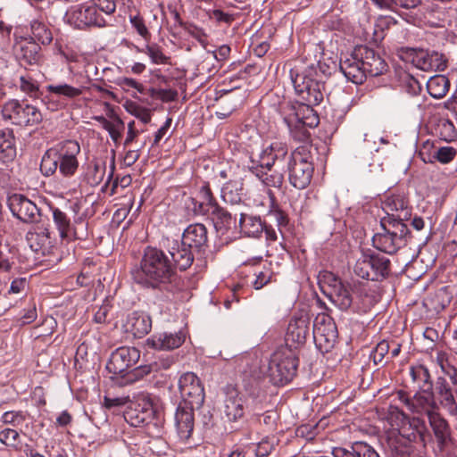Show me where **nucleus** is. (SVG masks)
<instances>
[{
  "label": "nucleus",
  "mask_w": 457,
  "mask_h": 457,
  "mask_svg": "<svg viewBox=\"0 0 457 457\" xmlns=\"http://www.w3.org/2000/svg\"><path fill=\"white\" fill-rule=\"evenodd\" d=\"M140 358V352L136 347L121 346L113 351L107 362L109 372L120 375L135 365Z\"/></svg>",
  "instance_id": "17"
},
{
  "label": "nucleus",
  "mask_w": 457,
  "mask_h": 457,
  "mask_svg": "<svg viewBox=\"0 0 457 457\" xmlns=\"http://www.w3.org/2000/svg\"><path fill=\"white\" fill-rule=\"evenodd\" d=\"M413 382L417 383L418 387L423 393H432L433 382L429 370L424 365L411 367L410 370Z\"/></svg>",
  "instance_id": "41"
},
{
  "label": "nucleus",
  "mask_w": 457,
  "mask_h": 457,
  "mask_svg": "<svg viewBox=\"0 0 457 457\" xmlns=\"http://www.w3.org/2000/svg\"><path fill=\"white\" fill-rule=\"evenodd\" d=\"M331 300L342 311H347L351 307L353 309V297L342 282L335 286V292Z\"/></svg>",
  "instance_id": "43"
},
{
  "label": "nucleus",
  "mask_w": 457,
  "mask_h": 457,
  "mask_svg": "<svg viewBox=\"0 0 457 457\" xmlns=\"http://www.w3.org/2000/svg\"><path fill=\"white\" fill-rule=\"evenodd\" d=\"M268 217L277 224L280 233H282V228L288 225L289 219L287 214L277 204H272L268 212Z\"/></svg>",
  "instance_id": "50"
},
{
  "label": "nucleus",
  "mask_w": 457,
  "mask_h": 457,
  "mask_svg": "<svg viewBox=\"0 0 457 457\" xmlns=\"http://www.w3.org/2000/svg\"><path fill=\"white\" fill-rule=\"evenodd\" d=\"M105 173V165H101L97 162L94 163L92 168L88 169V171L85 175V180L90 186H97L104 179Z\"/></svg>",
  "instance_id": "49"
},
{
  "label": "nucleus",
  "mask_w": 457,
  "mask_h": 457,
  "mask_svg": "<svg viewBox=\"0 0 457 457\" xmlns=\"http://www.w3.org/2000/svg\"><path fill=\"white\" fill-rule=\"evenodd\" d=\"M27 38L33 40L39 46H48L53 41V33L45 22L33 20L30 21V36Z\"/></svg>",
  "instance_id": "39"
},
{
  "label": "nucleus",
  "mask_w": 457,
  "mask_h": 457,
  "mask_svg": "<svg viewBox=\"0 0 457 457\" xmlns=\"http://www.w3.org/2000/svg\"><path fill=\"white\" fill-rule=\"evenodd\" d=\"M240 231L247 237H259L265 228V222L259 216L240 213L238 221Z\"/></svg>",
  "instance_id": "35"
},
{
  "label": "nucleus",
  "mask_w": 457,
  "mask_h": 457,
  "mask_svg": "<svg viewBox=\"0 0 457 457\" xmlns=\"http://www.w3.org/2000/svg\"><path fill=\"white\" fill-rule=\"evenodd\" d=\"M306 106V103H303L302 105L295 111V119L297 122L303 127H315L319 124V117L314 114H309L307 111H303L302 108Z\"/></svg>",
  "instance_id": "48"
},
{
  "label": "nucleus",
  "mask_w": 457,
  "mask_h": 457,
  "mask_svg": "<svg viewBox=\"0 0 457 457\" xmlns=\"http://www.w3.org/2000/svg\"><path fill=\"white\" fill-rule=\"evenodd\" d=\"M20 89L32 98H38L41 96L37 81L30 76L20 77Z\"/></svg>",
  "instance_id": "46"
},
{
  "label": "nucleus",
  "mask_w": 457,
  "mask_h": 457,
  "mask_svg": "<svg viewBox=\"0 0 457 457\" xmlns=\"http://www.w3.org/2000/svg\"><path fill=\"white\" fill-rule=\"evenodd\" d=\"M429 300L432 308L435 311L439 312L449 305L451 302V295H449L447 287H444L436 291Z\"/></svg>",
  "instance_id": "45"
},
{
  "label": "nucleus",
  "mask_w": 457,
  "mask_h": 457,
  "mask_svg": "<svg viewBox=\"0 0 457 457\" xmlns=\"http://www.w3.org/2000/svg\"><path fill=\"white\" fill-rule=\"evenodd\" d=\"M199 195L202 202L208 208V211L213 210L216 208V206L220 205L215 196L213 195V193L212 192L209 183H204L200 187Z\"/></svg>",
  "instance_id": "55"
},
{
  "label": "nucleus",
  "mask_w": 457,
  "mask_h": 457,
  "mask_svg": "<svg viewBox=\"0 0 457 457\" xmlns=\"http://www.w3.org/2000/svg\"><path fill=\"white\" fill-rule=\"evenodd\" d=\"M420 434L417 432H406L403 427L398 433L392 432L386 440L388 451L393 457H410L414 452V445Z\"/></svg>",
  "instance_id": "16"
},
{
  "label": "nucleus",
  "mask_w": 457,
  "mask_h": 457,
  "mask_svg": "<svg viewBox=\"0 0 457 457\" xmlns=\"http://www.w3.org/2000/svg\"><path fill=\"white\" fill-rule=\"evenodd\" d=\"M54 223L59 231L62 239L77 240L87 237V232L79 231L78 228L71 223L67 214L57 207H51Z\"/></svg>",
  "instance_id": "25"
},
{
  "label": "nucleus",
  "mask_w": 457,
  "mask_h": 457,
  "mask_svg": "<svg viewBox=\"0 0 457 457\" xmlns=\"http://www.w3.org/2000/svg\"><path fill=\"white\" fill-rule=\"evenodd\" d=\"M130 400L129 396H114L112 397L110 395H105L104 397V405L107 409H112L113 407H120L126 404H129Z\"/></svg>",
  "instance_id": "61"
},
{
  "label": "nucleus",
  "mask_w": 457,
  "mask_h": 457,
  "mask_svg": "<svg viewBox=\"0 0 457 457\" xmlns=\"http://www.w3.org/2000/svg\"><path fill=\"white\" fill-rule=\"evenodd\" d=\"M95 119L102 124L103 128L106 131L109 132L112 139L114 142H118V140L121 137V132L120 131V129L104 116H96Z\"/></svg>",
  "instance_id": "59"
},
{
  "label": "nucleus",
  "mask_w": 457,
  "mask_h": 457,
  "mask_svg": "<svg viewBox=\"0 0 457 457\" xmlns=\"http://www.w3.org/2000/svg\"><path fill=\"white\" fill-rule=\"evenodd\" d=\"M410 57L414 66L425 71H443L447 67L446 60L444 55L436 51L411 49Z\"/></svg>",
  "instance_id": "21"
},
{
  "label": "nucleus",
  "mask_w": 457,
  "mask_h": 457,
  "mask_svg": "<svg viewBox=\"0 0 457 457\" xmlns=\"http://www.w3.org/2000/svg\"><path fill=\"white\" fill-rule=\"evenodd\" d=\"M145 54L151 58L152 62L155 64H167L169 63L170 57L166 56L162 48L154 44L146 46Z\"/></svg>",
  "instance_id": "56"
},
{
  "label": "nucleus",
  "mask_w": 457,
  "mask_h": 457,
  "mask_svg": "<svg viewBox=\"0 0 457 457\" xmlns=\"http://www.w3.org/2000/svg\"><path fill=\"white\" fill-rule=\"evenodd\" d=\"M456 155V150L451 146L438 148L433 155L441 163H448L453 160Z\"/></svg>",
  "instance_id": "60"
},
{
  "label": "nucleus",
  "mask_w": 457,
  "mask_h": 457,
  "mask_svg": "<svg viewBox=\"0 0 457 457\" xmlns=\"http://www.w3.org/2000/svg\"><path fill=\"white\" fill-rule=\"evenodd\" d=\"M0 442L6 446L18 449L20 446V435L12 428H5L0 432Z\"/></svg>",
  "instance_id": "53"
},
{
  "label": "nucleus",
  "mask_w": 457,
  "mask_h": 457,
  "mask_svg": "<svg viewBox=\"0 0 457 457\" xmlns=\"http://www.w3.org/2000/svg\"><path fill=\"white\" fill-rule=\"evenodd\" d=\"M288 154V147L286 143L276 141L264 148L257 155L250 156V163H258V166L265 167L268 170L273 168L277 163L285 160Z\"/></svg>",
  "instance_id": "22"
},
{
  "label": "nucleus",
  "mask_w": 457,
  "mask_h": 457,
  "mask_svg": "<svg viewBox=\"0 0 457 457\" xmlns=\"http://www.w3.org/2000/svg\"><path fill=\"white\" fill-rule=\"evenodd\" d=\"M287 171L289 182L294 187L304 189L310 185L314 171L310 146L301 145L291 153Z\"/></svg>",
  "instance_id": "6"
},
{
  "label": "nucleus",
  "mask_w": 457,
  "mask_h": 457,
  "mask_svg": "<svg viewBox=\"0 0 457 457\" xmlns=\"http://www.w3.org/2000/svg\"><path fill=\"white\" fill-rule=\"evenodd\" d=\"M197 409L186 403H179L174 419L177 434L179 439L187 443L192 436L195 427L194 411Z\"/></svg>",
  "instance_id": "24"
},
{
  "label": "nucleus",
  "mask_w": 457,
  "mask_h": 457,
  "mask_svg": "<svg viewBox=\"0 0 457 457\" xmlns=\"http://www.w3.org/2000/svg\"><path fill=\"white\" fill-rule=\"evenodd\" d=\"M26 237L31 250L35 253H41L43 255L49 253L54 246L52 232L47 228L40 232H29Z\"/></svg>",
  "instance_id": "32"
},
{
  "label": "nucleus",
  "mask_w": 457,
  "mask_h": 457,
  "mask_svg": "<svg viewBox=\"0 0 457 457\" xmlns=\"http://www.w3.org/2000/svg\"><path fill=\"white\" fill-rule=\"evenodd\" d=\"M184 246H187L199 255H203L208 248V231L202 223L190 224L184 230L181 237Z\"/></svg>",
  "instance_id": "23"
},
{
  "label": "nucleus",
  "mask_w": 457,
  "mask_h": 457,
  "mask_svg": "<svg viewBox=\"0 0 457 457\" xmlns=\"http://www.w3.org/2000/svg\"><path fill=\"white\" fill-rule=\"evenodd\" d=\"M15 59L21 67H39L45 62L42 47L33 40L21 38L13 46Z\"/></svg>",
  "instance_id": "15"
},
{
  "label": "nucleus",
  "mask_w": 457,
  "mask_h": 457,
  "mask_svg": "<svg viewBox=\"0 0 457 457\" xmlns=\"http://www.w3.org/2000/svg\"><path fill=\"white\" fill-rule=\"evenodd\" d=\"M442 372L445 376L438 377L435 386L438 403L450 412L456 413L457 407L452 392L457 390V368L453 364L446 365Z\"/></svg>",
  "instance_id": "10"
},
{
  "label": "nucleus",
  "mask_w": 457,
  "mask_h": 457,
  "mask_svg": "<svg viewBox=\"0 0 457 457\" xmlns=\"http://www.w3.org/2000/svg\"><path fill=\"white\" fill-rule=\"evenodd\" d=\"M254 276L255 279L253 281V286L258 290L272 282L275 274L270 267H263L262 270L255 272Z\"/></svg>",
  "instance_id": "52"
},
{
  "label": "nucleus",
  "mask_w": 457,
  "mask_h": 457,
  "mask_svg": "<svg viewBox=\"0 0 457 457\" xmlns=\"http://www.w3.org/2000/svg\"><path fill=\"white\" fill-rule=\"evenodd\" d=\"M449 87L450 81L444 75H435L431 77L427 82V89L428 94L436 99L444 97L448 92Z\"/></svg>",
  "instance_id": "42"
},
{
  "label": "nucleus",
  "mask_w": 457,
  "mask_h": 457,
  "mask_svg": "<svg viewBox=\"0 0 457 457\" xmlns=\"http://www.w3.org/2000/svg\"><path fill=\"white\" fill-rule=\"evenodd\" d=\"M390 343L386 340L380 341L371 353V358L375 364H379L385 357L389 354Z\"/></svg>",
  "instance_id": "57"
},
{
  "label": "nucleus",
  "mask_w": 457,
  "mask_h": 457,
  "mask_svg": "<svg viewBox=\"0 0 457 457\" xmlns=\"http://www.w3.org/2000/svg\"><path fill=\"white\" fill-rule=\"evenodd\" d=\"M353 297V311L365 313L377 303L375 292L370 290L365 285H354L352 289Z\"/></svg>",
  "instance_id": "30"
},
{
  "label": "nucleus",
  "mask_w": 457,
  "mask_h": 457,
  "mask_svg": "<svg viewBox=\"0 0 457 457\" xmlns=\"http://www.w3.org/2000/svg\"><path fill=\"white\" fill-rule=\"evenodd\" d=\"M16 156L15 138L12 130H0V160L12 161Z\"/></svg>",
  "instance_id": "40"
},
{
  "label": "nucleus",
  "mask_w": 457,
  "mask_h": 457,
  "mask_svg": "<svg viewBox=\"0 0 457 457\" xmlns=\"http://www.w3.org/2000/svg\"><path fill=\"white\" fill-rule=\"evenodd\" d=\"M291 78L295 93L303 103H306V106L302 109L307 111L309 114H312V106L320 104L324 98V83L312 78L311 73L306 74L305 72L296 73L295 76L292 74Z\"/></svg>",
  "instance_id": "8"
},
{
  "label": "nucleus",
  "mask_w": 457,
  "mask_h": 457,
  "mask_svg": "<svg viewBox=\"0 0 457 457\" xmlns=\"http://www.w3.org/2000/svg\"><path fill=\"white\" fill-rule=\"evenodd\" d=\"M248 169L266 187L279 188L283 185V174L274 170L272 168L268 170L265 167L258 166V163H250Z\"/></svg>",
  "instance_id": "33"
},
{
  "label": "nucleus",
  "mask_w": 457,
  "mask_h": 457,
  "mask_svg": "<svg viewBox=\"0 0 457 457\" xmlns=\"http://www.w3.org/2000/svg\"><path fill=\"white\" fill-rule=\"evenodd\" d=\"M2 114L4 120L21 127L36 126L43 120L38 108L26 101L20 102L16 99L9 100L4 104Z\"/></svg>",
  "instance_id": "9"
},
{
  "label": "nucleus",
  "mask_w": 457,
  "mask_h": 457,
  "mask_svg": "<svg viewBox=\"0 0 457 457\" xmlns=\"http://www.w3.org/2000/svg\"><path fill=\"white\" fill-rule=\"evenodd\" d=\"M395 21L391 16H379L375 22L374 36L376 39H383L385 30L388 29Z\"/></svg>",
  "instance_id": "54"
},
{
  "label": "nucleus",
  "mask_w": 457,
  "mask_h": 457,
  "mask_svg": "<svg viewBox=\"0 0 457 457\" xmlns=\"http://www.w3.org/2000/svg\"><path fill=\"white\" fill-rule=\"evenodd\" d=\"M184 29L194 38H195L202 46L206 44V34L205 32L197 26L188 23L185 26Z\"/></svg>",
  "instance_id": "63"
},
{
  "label": "nucleus",
  "mask_w": 457,
  "mask_h": 457,
  "mask_svg": "<svg viewBox=\"0 0 457 457\" xmlns=\"http://www.w3.org/2000/svg\"><path fill=\"white\" fill-rule=\"evenodd\" d=\"M243 182L241 179H230L221 187L220 196L225 204L237 205L243 203Z\"/></svg>",
  "instance_id": "36"
},
{
  "label": "nucleus",
  "mask_w": 457,
  "mask_h": 457,
  "mask_svg": "<svg viewBox=\"0 0 457 457\" xmlns=\"http://www.w3.org/2000/svg\"><path fill=\"white\" fill-rule=\"evenodd\" d=\"M126 328L135 337L141 338L151 331L152 319L144 312H133L128 315Z\"/></svg>",
  "instance_id": "29"
},
{
  "label": "nucleus",
  "mask_w": 457,
  "mask_h": 457,
  "mask_svg": "<svg viewBox=\"0 0 457 457\" xmlns=\"http://www.w3.org/2000/svg\"><path fill=\"white\" fill-rule=\"evenodd\" d=\"M339 69L349 81L355 84H361L369 76L362 69L360 59L355 55L354 49L349 56L340 60Z\"/></svg>",
  "instance_id": "27"
},
{
  "label": "nucleus",
  "mask_w": 457,
  "mask_h": 457,
  "mask_svg": "<svg viewBox=\"0 0 457 457\" xmlns=\"http://www.w3.org/2000/svg\"><path fill=\"white\" fill-rule=\"evenodd\" d=\"M386 213L380 219V232L372 237V245L380 252L394 254L411 243L412 235L404 221L411 218L408 198L400 194L391 195L383 202Z\"/></svg>",
  "instance_id": "2"
},
{
  "label": "nucleus",
  "mask_w": 457,
  "mask_h": 457,
  "mask_svg": "<svg viewBox=\"0 0 457 457\" xmlns=\"http://www.w3.org/2000/svg\"><path fill=\"white\" fill-rule=\"evenodd\" d=\"M129 21L132 28L144 39L148 40L151 37V33L149 32L145 21L140 13L129 14Z\"/></svg>",
  "instance_id": "51"
},
{
  "label": "nucleus",
  "mask_w": 457,
  "mask_h": 457,
  "mask_svg": "<svg viewBox=\"0 0 457 457\" xmlns=\"http://www.w3.org/2000/svg\"><path fill=\"white\" fill-rule=\"evenodd\" d=\"M7 205L16 219L24 223L39 222L41 213L37 204L21 194H12L7 198Z\"/></svg>",
  "instance_id": "14"
},
{
  "label": "nucleus",
  "mask_w": 457,
  "mask_h": 457,
  "mask_svg": "<svg viewBox=\"0 0 457 457\" xmlns=\"http://www.w3.org/2000/svg\"><path fill=\"white\" fill-rule=\"evenodd\" d=\"M209 218L211 219L216 231L220 235H225L235 224L232 214L221 205L216 206L215 209L209 211Z\"/></svg>",
  "instance_id": "34"
},
{
  "label": "nucleus",
  "mask_w": 457,
  "mask_h": 457,
  "mask_svg": "<svg viewBox=\"0 0 457 457\" xmlns=\"http://www.w3.org/2000/svg\"><path fill=\"white\" fill-rule=\"evenodd\" d=\"M353 271L361 278L372 280L370 254H363L357 260Z\"/></svg>",
  "instance_id": "47"
},
{
  "label": "nucleus",
  "mask_w": 457,
  "mask_h": 457,
  "mask_svg": "<svg viewBox=\"0 0 457 457\" xmlns=\"http://www.w3.org/2000/svg\"><path fill=\"white\" fill-rule=\"evenodd\" d=\"M80 145L75 140H64L48 148L42 155L39 170L44 177L57 172L63 179H71L78 172Z\"/></svg>",
  "instance_id": "3"
},
{
  "label": "nucleus",
  "mask_w": 457,
  "mask_h": 457,
  "mask_svg": "<svg viewBox=\"0 0 457 457\" xmlns=\"http://www.w3.org/2000/svg\"><path fill=\"white\" fill-rule=\"evenodd\" d=\"M130 274L136 284L158 291L166 300L184 287V282L170 257L157 247L146 246L139 265L135 266Z\"/></svg>",
  "instance_id": "1"
},
{
  "label": "nucleus",
  "mask_w": 457,
  "mask_h": 457,
  "mask_svg": "<svg viewBox=\"0 0 457 457\" xmlns=\"http://www.w3.org/2000/svg\"><path fill=\"white\" fill-rule=\"evenodd\" d=\"M310 335V318L308 316L295 317L291 319L287 326L284 347H289L295 351L305 344Z\"/></svg>",
  "instance_id": "20"
},
{
  "label": "nucleus",
  "mask_w": 457,
  "mask_h": 457,
  "mask_svg": "<svg viewBox=\"0 0 457 457\" xmlns=\"http://www.w3.org/2000/svg\"><path fill=\"white\" fill-rule=\"evenodd\" d=\"M63 20L78 29L104 28L110 25V21L99 12L94 3L71 6L66 11Z\"/></svg>",
  "instance_id": "7"
},
{
  "label": "nucleus",
  "mask_w": 457,
  "mask_h": 457,
  "mask_svg": "<svg viewBox=\"0 0 457 457\" xmlns=\"http://www.w3.org/2000/svg\"><path fill=\"white\" fill-rule=\"evenodd\" d=\"M247 395L253 400V410L262 409V404L267 399L266 390L263 388L260 381L253 380L245 386Z\"/></svg>",
  "instance_id": "44"
},
{
  "label": "nucleus",
  "mask_w": 457,
  "mask_h": 457,
  "mask_svg": "<svg viewBox=\"0 0 457 457\" xmlns=\"http://www.w3.org/2000/svg\"><path fill=\"white\" fill-rule=\"evenodd\" d=\"M275 448L273 437L266 436L260 443H258L255 449V455L257 457H267Z\"/></svg>",
  "instance_id": "58"
},
{
  "label": "nucleus",
  "mask_w": 457,
  "mask_h": 457,
  "mask_svg": "<svg viewBox=\"0 0 457 457\" xmlns=\"http://www.w3.org/2000/svg\"><path fill=\"white\" fill-rule=\"evenodd\" d=\"M431 428L432 442L436 454L444 453L453 445V430L448 420L440 413L430 414L428 419Z\"/></svg>",
  "instance_id": "11"
},
{
  "label": "nucleus",
  "mask_w": 457,
  "mask_h": 457,
  "mask_svg": "<svg viewBox=\"0 0 457 457\" xmlns=\"http://www.w3.org/2000/svg\"><path fill=\"white\" fill-rule=\"evenodd\" d=\"M181 395L179 403L200 408L204 402V390L199 378L193 372H186L179 379Z\"/></svg>",
  "instance_id": "12"
},
{
  "label": "nucleus",
  "mask_w": 457,
  "mask_h": 457,
  "mask_svg": "<svg viewBox=\"0 0 457 457\" xmlns=\"http://www.w3.org/2000/svg\"><path fill=\"white\" fill-rule=\"evenodd\" d=\"M372 281H382L390 274V260L378 253L370 254Z\"/></svg>",
  "instance_id": "38"
},
{
  "label": "nucleus",
  "mask_w": 457,
  "mask_h": 457,
  "mask_svg": "<svg viewBox=\"0 0 457 457\" xmlns=\"http://www.w3.org/2000/svg\"><path fill=\"white\" fill-rule=\"evenodd\" d=\"M46 90L62 101L75 100L83 93L82 87H74L64 82L49 84L46 87Z\"/></svg>",
  "instance_id": "37"
},
{
  "label": "nucleus",
  "mask_w": 457,
  "mask_h": 457,
  "mask_svg": "<svg viewBox=\"0 0 457 457\" xmlns=\"http://www.w3.org/2000/svg\"><path fill=\"white\" fill-rule=\"evenodd\" d=\"M398 396L411 411L425 415L428 419L430 418V414L439 412L432 393H416L412 398H410L406 393L399 391Z\"/></svg>",
  "instance_id": "18"
},
{
  "label": "nucleus",
  "mask_w": 457,
  "mask_h": 457,
  "mask_svg": "<svg viewBox=\"0 0 457 457\" xmlns=\"http://www.w3.org/2000/svg\"><path fill=\"white\" fill-rule=\"evenodd\" d=\"M169 254L175 269L179 268L180 270L188 269L192 265L195 256L199 255L191 248L184 246L182 241L180 244L178 241H173L172 245L169 248Z\"/></svg>",
  "instance_id": "28"
},
{
  "label": "nucleus",
  "mask_w": 457,
  "mask_h": 457,
  "mask_svg": "<svg viewBox=\"0 0 457 457\" xmlns=\"http://www.w3.org/2000/svg\"><path fill=\"white\" fill-rule=\"evenodd\" d=\"M224 417L228 421L236 422L245 414V400L243 395L235 388H228L223 405Z\"/></svg>",
  "instance_id": "26"
},
{
  "label": "nucleus",
  "mask_w": 457,
  "mask_h": 457,
  "mask_svg": "<svg viewBox=\"0 0 457 457\" xmlns=\"http://www.w3.org/2000/svg\"><path fill=\"white\" fill-rule=\"evenodd\" d=\"M186 339L182 331L177 333H163L159 336H153L147 339V345L154 349L173 350L179 347Z\"/></svg>",
  "instance_id": "31"
},
{
  "label": "nucleus",
  "mask_w": 457,
  "mask_h": 457,
  "mask_svg": "<svg viewBox=\"0 0 457 457\" xmlns=\"http://www.w3.org/2000/svg\"><path fill=\"white\" fill-rule=\"evenodd\" d=\"M299 359L295 351L289 347H279L270 356L268 375L272 384L283 386L296 375Z\"/></svg>",
  "instance_id": "4"
},
{
  "label": "nucleus",
  "mask_w": 457,
  "mask_h": 457,
  "mask_svg": "<svg viewBox=\"0 0 457 457\" xmlns=\"http://www.w3.org/2000/svg\"><path fill=\"white\" fill-rule=\"evenodd\" d=\"M313 339L316 345L328 352L337 339L338 332L334 320L324 313L317 315L312 328Z\"/></svg>",
  "instance_id": "13"
},
{
  "label": "nucleus",
  "mask_w": 457,
  "mask_h": 457,
  "mask_svg": "<svg viewBox=\"0 0 457 457\" xmlns=\"http://www.w3.org/2000/svg\"><path fill=\"white\" fill-rule=\"evenodd\" d=\"M355 55L360 59L362 69L370 77H378L387 71V63L381 55L367 46H358L354 48Z\"/></svg>",
  "instance_id": "19"
},
{
  "label": "nucleus",
  "mask_w": 457,
  "mask_h": 457,
  "mask_svg": "<svg viewBox=\"0 0 457 457\" xmlns=\"http://www.w3.org/2000/svg\"><path fill=\"white\" fill-rule=\"evenodd\" d=\"M25 420V415L21 411H6L3 415V421L13 425H20Z\"/></svg>",
  "instance_id": "64"
},
{
  "label": "nucleus",
  "mask_w": 457,
  "mask_h": 457,
  "mask_svg": "<svg viewBox=\"0 0 457 457\" xmlns=\"http://www.w3.org/2000/svg\"><path fill=\"white\" fill-rule=\"evenodd\" d=\"M406 432H417L420 434L418 439L424 441V433L427 431L425 421L420 418H413L410 421V427L408 428H405Z\"/></svg>",
  "instance_id": "62"
},
{
  "label": "nucleus",
  "mask_w": 457,
  "mask_h": 457,
  "mask_svg": "<svg viewBox=\"0 0 457 457\" xmlns=\"http://www.w3.org/2000/svg\"><path fill=\"white\" fill-rule=\"evenodd\" d=\"M124 419L132 427L153 426L157 429L164 421L162 412L146 395H140L135 401H130L124 412Z\"/></svg>",
  "instance_id": "5"
}]
</instances>
